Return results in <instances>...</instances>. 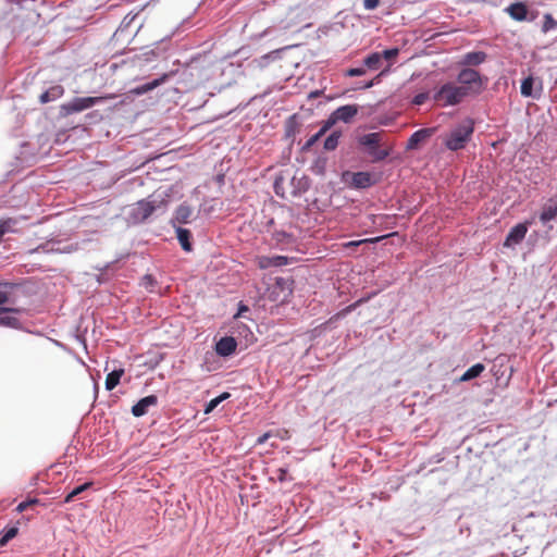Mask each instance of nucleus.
I'll list each match as a JSON object with an SVG mask.
<instances>
[{
    "label": "nucleus",
    "mask_w": 557,
    "mask_h": 557,
    "mask_svg": "<svg viewBox=\"0 0 557 557\" xmlns=\"http://www.w3.org/2000/svg\"><path fill=\"white\" fill-rule=\"evenodd\" d=\"M230 397V393H222L218 397L211 399L208 405L206 406L205 413H210L214 410V408L218 407L219 404H221L223 400L227 399Z\"/></svg>",
    "instance_id": "28"
},
{
    "label": "nucleus",
    "mask_w": 557,
    "mask_h": 557,
    "mask_svg": "<svg viewBox=\"0 0 557 557\" xmlns=\"http://www.w3.org/2000/svg\"><path fill=\"white\" fill-rule=\"evenodd\" d=\"M153 284H154V278L152 277V275L147 274L141 280V285H144L146 288L153 286Z\"/></svg>",
    "instance_id": "41"
},
{
    "label": "nucleus",
    "mask_w": 557,
    "mask_h": 557,
    "mask_svg": "<svg viewBox=\"0 0 557 557\" xmlns=\"http://www.w3.org/2000/svg\"><path fill=\"white\" fill-rule=\"evenodd\" d=\"M428 98H429L428 92H420V94L414 96L412 102L414 104L421 106V104H423L428 100Z\"/></svg>",
    "instance_id": "39"
},
{
    "label": "nucleus",
    "mask_w": 557,
    "mask_h": 557,
    "mask_svg": "<svg viewBox=\"0 0 557 557\" xmlns=\"http://www.w3.org/2000/svg\"><path fill=\"white\" fill-rule=\"evenodd\" d=\"M349 175V173H347ZM350 185L355 188H368L375 184L374 176L369 172L351 173Z\"/></svg>",
    "instance_id": "11"
},
{
    "label": "nucleus",
    "mask_w": 557,
    "mask_h": 557,
    "mask_svg": "<svg viewBox=\"0 0 557 557\" xmlns=\"http://www.w3.org/2000/svg\"><path fill=\"white\" fill-rule=\"evenodd\" d=\"M457 82L469 96L480 95L483 90V78L476 70L462 69L457 76Z\"/></svg>",
    "instance_id": "3"
},
{
    "label": "nucleus",
    "mask_w": 557,
    "mask_h": 557,
    "mask_svg": "<svg viewBox=\"0 0 557 557\" xmlns=\"http://www.w3.org/2000/svg\"><path fill=\"white\" fill-rule=\"evenodd\" d=\"M534 85H535V79L533 78V76L530 75L527 78H524L520 86L521 95L523 97L539 98L542 92V83H541V81L537 83V88H536L537 92H534Z\"/></svg>",
    "instance_id": "14"
},
{
    "label": "nucleus",
    "mask_w": 557,
    "mask_h": 557,
    "mask_svg": "<svg viewBox=\"0 0 557 557\" xmlns=\"http://www.w3.org/2000/svg\"><path fill=\"white\" fill-rule=\"evenodd\" d=\"M381 134L370 133L360 138V144L369 147V153L374 161L384 160L388 156V150L380 148Z\"/></svg>",
    "instance_id": "7"
},
{
    "label": "nucleus",
    "mask_w": 557,
    "mask_h": 557,
    "mask_svg": "<svg viewBox=\"0 0 557 557\" xmlns=\"http://www.w3.org/2000/svg\"><path fill=\"white\" fill-rule=\"evenodd\" d=\"M74 497H76V496L74 495V493H73V492H70V493L65 496V498H64V503H71V502L74 499Z\"/></svg>",
    "instance_id": "48"
},
{
    "label": "nucleus",
    "mask_w": 557,
    "mask_h": 557,
    "mask_svg": "<svg viewBox=\"0 0 557 557\" xmlns=\"http://www.w3.org/2000/svg\"><path fill=\"white\" fill-rule=\"evenodd\" d=\"M486 59V54L482 51L469 52L465 55V63L469 65H479Z\"/></svg>",
    "instance_id": "25"
},
{
    "label": "nucleus",
    "mask_w": 557,
    "mask_h": 557,
    "mask_svg": "<svg viewBox=\"0 0 557 557\" xmlns=\"http://www.w3.org/2000/svg\"><path fill=\"white\" fill-rule=\"evenodd\" d=\"M0 326L18 329L21 326V322L15 317L5 315L0 318Z\"/></svg>",
    "instance_id": "30"
},
{
    "label": "nucleus",
    "mask_w": 557,
    "mask_h": 557,
    "mask_svg": "<svg viewBox=\"0 0 557 557\" xmlns=\"http://www.w3.org/2000/svg\"><path fill=\"white\" fill-rule=\"evenodd\" d=\"M63 94H64V88L61 85H54V86H51L49 89H47L46 91H44L40 95L39 101L41 103H48V102L59 99L60 97L63 96Z\"/></svg>",
    "instance_id": "18"
},
{
    "label": "nucleus",
    "mask_w": 557,
    "mask_h": 557,
    "mask_svg": "<svg viewBox=\"0 0 557 557\" xmlns=\"http://www.w3.org/2000/svg\"><path fill=\"white\" fill-rule=\"evenodd\" d=\"M16 284L9 282H0V307L7 304H13L11 295Z\"/></svg>",
    "instance_id": "19"
},
{
    "label": "nucleus",
    "mask_w": 557,
    "mask_h": 557,
    "mask_svg": "<svg viewBox=\"0 0 557 557\" xmlns=\"http://www.w3.org/2000/svg\"><path fill=\"white\" fill-rule=\"evenodd\" d=\"M17 534L16 528L9 529L5 534L0 539V546H4L10 540L15 537Z\"/></svg>",
    "instance_id": "32"
},
{
    "label": "nucleus",
    "mask_w": 557,
    "mask_h": 557,
    "mask_svg": "<svg viewBox=\"0 0 557 557\" xmlns=\"http://www.w3.org/2000/svg\"><path fill=\"white\" fill-rule=\"evenodd\" d=\"M388 235L380 236V237H376V238H368V239L349 242V243L345 244V247L359 246V245H361L363 243H376V242H380L381 239H383V238H385Z\"/></svg>",
    "instance_id": "33"
},
{
    "label": "nucleus",
    "mask_w": 557,
    "mask_h": 557,
    "mask_svg": "<svg viewBox=\"0 0 557 557\" xmlns=\"http://www.w3.org/2000/svg\"><path fill=\"white\" fill-rule=\"evenodd\" d=\"M91 484H92L91 482L84 483V484L75 487L72 492L74 493L75 496H78L79 494H82L83 492L88 490L91 486Z\"/></svg>",
    "instance_id": "40"
},
{
    "label": "nucleus",
    "mask_w": 557,
    "mask_h": 557,
    "mask_svg": "<svg viewBox=\"0 0 557 557\" xmlns=\"http://www.w3.org/2000/svg\"><path fill=\"white\" fill-rule=\"evenodd\" d=\"M366 74L364 67H352L346 71V76L355 77V76H362Z\"/></svg>",
    "instance_id": "38"
},
{
    "label": "nucleus",
    "mask_w": 557,
    "mask_h": 557,
    "mask_svg": "<svg viewBox=\"0 0 557 557\" xmlns=\"http://www.w3.org/2000/svg\"><path fill=\"white\" fill-rule=\"evenodd\" d=\"M363 64L367 69L375 71L379 70L382 65V55L379 52H373L369 54L364 60Z\"/></svg>",
    "instance_id": "24"
},
{
    "label": "nucleus",
    "mask_w": 557,
    "mask_h": 557,
    "mask_svg": "<svg viewBox=\"0 0 557 557\" xmlns=\"http://www.w3.org/2000/svg\"><path fill=\"white\" fill-rule=\"evenodd\" d=\"M319 95H320V91H318V90L317 91H312V92L309 94V98H315Z\"/></svg>",
    "instance_id": "49"
},
{
    "label": "nucleus",
    "mask_w": 557,
    "mask_h": 557,
    "mask_svg": "<svg viewBox=\"0 0 557 557\" xmlns=\"http://www.w3.org/2000/svg\"><path fill=\"white\" fill-rule=\"evenodd\" d=\"M358 113V107L356 104H346L337 108L327 119V122L333 126L336 122L342 121L345 123L350 122L354 116Z\"/></svg>",
    "instance_id": "9"
},
{
    "label": "nucleus",
    "mask_w": 557,
    "mask_h": 557,
    "mask_svg": "<svg viewBox=\"0 0 557 557\" xmlns=\"http://www.w3.org/2000/svg\"><path fill=\"white\" fill-rule=\"evenodd\" d=\"M376 215H372L373 223H375Z\"/></svg>",
    "instance_id": "51"
},
{
    "label": "nucleus",
    "mask_w": 557,
    "mask_h": 557,
    "mask_svg": "<svg viewBox=\"0 0 557 557\" xmlns=\"http://www.w3.org/2000/svg\"><path fill=\"white\" fill-rule=\"evenodd\" d=\"M176 237H177L182 248L185 251H187V252L191 251L193 245L190 242L191 234H190L189 230L183 228V227H177L176 228Z\"/></svg>",
    "instance_id": "20"
},
{
    "label": "nucleus",
    "mask_w": 557,
    "mask_h": 557,
    "mask_svg": "<svg viewBox=\"0 0 557 557\" xmlns=\"http://www.w3.org/2000/svg\"><path fill=\"white\" fill-rule=\"evenodd\" d=\"M123 374H124V369L113 370L110 373H108V375L106 377V388L108 391L114 389L119 385L120 380L123 376Z\"/></svg>",
    "instance_id": "22"
},
{
    "label": "nucleus",
    "mask_w": 557,
    "mask_h": 557,
    "mask_svg": "<svg viewBox=\"0 0 557 557\" xmlns=\"http://www.w3.org/2000/svg\"><path fill=\"white\" fill-rule=\"evenodd\" d=\"M158 404V397L156 395H149L141 398L132 407V413L135 417H143L148 412L149 407Z\"/></svg>",
    "instance_id": "12"
},
{
    "label": "nucleus",
    "mask_w": 557,
    "mask_h": 557,
    "mask_svg": "<svg viewBox=\"0 0 557 557\" xmlns=\"http://www.w3.org/2000/svg\"><path fill=\"white\" fill-rule=\"evenodd\" d=\"M341 137L339 132H333L331 135H329L324 141V148L326 150H334L338 146V140Z\"/></svg>",
    "instance_id": "29"
},
{
    "label": "nucleus",
    "mask_w": 557,
    "mask_h": 557,
    "mask_svg": "<svg viewBox=\"0 0 557 557\" xmlns=\"http://www.w3.org/2000/svg\"><path fill=\"white\" fill-rule=\"evenodd\" d=\"M285 473H286V470H281V476H280L281 480L283 479Z\"/></svg>",
    "instance_id": "50"
},
{
    "label": "nucleus",
    "mask_w": 557,
    "mask_h": 557,
    "mask_svg": "<svg viewBox=\"0 0 557 557\" xmlns=\"http://www.w3.org/2000/svg\"><path fill=\"white\" fill-rule=\"evenodd\" d=\"M3 312H14V313H20L21 312V309L20 308H12V307H0V313H3Z\"/></svg>",
    "instance_id": "44"
},
{
    "label": "nucleus",
    "mask_w": 557,
    "mask_h": 557,
    "mask_svg": "<svg viewBox=\"0 0 557 557\" xmlns=\"http://www.w3.org/2000/svg\"><path fill=\"white\" fill-rule=\"evenodd\" d=\"M557 218V202L553 199H549L546 203L543 205L540 221L543 224H546Z\"/></svg>",
    "instance_id": "16"
},
{
    "label": "nucleus",
    "mask_w": 557,
    "mask_h": 557,
    "mask_svg": "<svg viewBox=\"0 0 557 557\" xmlns=\"http://www.w3.org/2000/svg\"><path fill=\"white\" fill-rule=\"evenodd\" d=\"M380 3V0H363V5L367 10H374Z\"/></svg>",
    "instance_id": "42"
},
{
    "label": "nucleus",
    "mask_w": 557,
    "mask_h": 557,
    "mask_svg": "<svg viewBox=\"0 0 557 557\" xmlns=\"http://www.w3.org/2000/svg\"><path fill=\"white\" fill-rule=\"evenodd\" d=\"M387 71H388V70L382 71V72H381V73H380V74H379V75H377L373 81L368 82V83L364 85V88H367V89H368V88H371V87L374 85L375 81L377 82V81L380 79V77H381L385 72H387Z\"/></svg>",
    "instance_id": "45"
},
{
    "label": "nucleus",
    "mask_w": 557,
    "mask_h": 557,
    "mask_svg": "<svg viewBox=\"0 0 557 557\" xmlns=\"http://www.w3.org/2000/svg\"><path fill=\"white\" fill-rule=\"evenodd\" d=\"M287 263L286 257L262 258L259 262L261 268L280 267Z\"/></svg>",
    "instance_id": "26"
},
{
    "label": "nucleus",
    "mask_w": 557,
    "mask_h": 557,
    "mask_svg": "<svg viewBox=\"0 0 557 557\" xmlns=\"http://www.w3.org/2000/svg\"><path fill=\"white\" fill-rule=\"evenodd\" d=\"M191 215V208L183 203L176 209L174 220L180 224H186L189 223Z\"/></svg>",
    "instance_id": "21"
},
{
    "label": "nucleus",
    "mask_w": 557,
    "mask_h": 557,
    "mask_svg": "<svg viewBox=\"0 0 557 557\" xmlns=\"http://www.w3.org/2000/svg\"><path fill=\"white\" fill-rule=\"evenodd\" d=\"M468 96L462 86L447 82L434 92L433 99L442 107H450L461 103Z\"/></svg>",
    "instance_id": "1"
},
{
    "label": "nucleus",
    "mask_w": 557,
    "mask_h": 557,
    "mask_svg": "<svg viewBox=\"0 0 557 557\" xmlns=\"http://www.w3.org/2000/svg\"><path fill=\"white\" fill-rule=\"evenodd\" d=\"M136 17V14L134 15H131V14H127L123 21H122V25H124L125 27L129 26V24L134 21V18Z\"/></svg>",
    "instance_id": "43"
},
{
    "label": "nucleus",
    "mask_w": 557,
    "mask_h": 557,
    "mask_svg": "<svg viewBox=\"0 0 557 557\" xmlns=\"http://www.w3.org/2000/svg\"><path fill=\"white\" fill-rule=\"evenodd\" d=\"M269 437H270V433H264L263 435H261V436L258 438L257 443H258V444H263V443H265V441H267Z\"/></svg>",
    "instance_id": "47"
},
{
    "label": "nucleus",
    "mask_w": 557,
    "mask_h": 557,
    "mask_svg": "<svg viewBox=\"0 0 557 557\" xmlns=\"http://www.w3.org/2000/svg\"><path fill=\"white\" fill-rule=\"evenodd\" d=\"M38 504V499H29L26 502H22L17 505L16 510L18 512L25 511L27 508L33 507L34 505Z\"/></svg>",
    "instance_id": "37"
},
{
    "label": "nucleus",
    "mask_w": 557,
    "mask_h": 557,
    "mask_svg": "<svg viewBox=\"0 0 557 557\" xmlns=\"http://www.w3.org/2000/svg\"><path fill=\"white\" fill-rule=\"evenodd\" d=\"M157 209L154 201L140 200L131 206L128 211V220L134 223L146 221Z\"/></svg>",
    "instance_id": "6"
},
{
    "label": "nucleus",
    "mask_w": 557,
    "mask_h": 557,
    "mask_svg": "<svg viewBox=\"0 0 557 557\" xmlns=\"http://www.w3.org/2000/svg\"><path fill=\"white\" fill-rule=\"evenodd\" d=\"M485 370V367L483 363H475L472 367H470L460 377L461 382H467L472 379H475L481 375V373Z\"/></svg>",
    "instance_id": "23"
},
{
    "label": "nucleus",
    "mask_w": 557,
    "mask_h": 557,
    "mask_svg": "<svg viewBox=\"0 0 557 557\" xmlns=\"http://www.w3.org/2000/svg\"><path fill=\"white\" fill-rule=\"evenodd\" d=\"M297 116L294 114L292 115L288 120H287V123H286V134L287 136H292L295 134V127H296V124H297Z\"/></svg>",
    "instance_id": "34"
},
{
    "label": "nucleus",
    "mask_w": 557,
    "mask_h": 557,
    "mask_svg": "<svg viewBox=\"0 0 557 557\" xmlns=\"http://www.w3.org/2000/svg\"><path fill=\"white\" fill-rule=\"evenodd\" d=\"M293 281L285 277H276L268 288V298L271 301L284 304L293 293Z\"/></svg>",
    "instance_id": "5"
},
{
    "label": "nucleus",
    "mask_w": 557,
    "mask_h": 557,
    "mask_svg": "<svg viewBox=\"0 0 557 557\" xmlns=\"http://www.w3.org/2000/svg\"><path fill=\"white\" fill-rule=\"evenodd\" d=\"M398 54H399V49L398 48L387 49V50H384L381 53L382 60L383 59L392 60V59H395Z\"/></svg>",
    "instance_id": "35"
},
{
    "label": "nucleus",
    "mask_w": 557,
    "mask_h": 557,
    "mask_svg": "<svg viewBox=\"0 0 557 557\" xmlns=\"http://www.w3.org/2000/svg\"><path fill=\"white\" fill-rule=\"evenodd\" d=\"M474 132V124L472 120H466L456 126L445 138V146L451 150L457 151L467 145Z\"/></svg>",
    "instance_id": "2"
},
{
    "label": "nucleus",
    "mask_w": 557,
    "mask_h": 557,
    "mask_svg": "<svg viewBox=\"0 0 557 557\" xmlns=\"http://www.w3.org/2000/svg\"><path fill=\"white\" fill-rule=\"evenodd\" d=\"M531 224H532V221H525L523 223H519V224L515 225L509 231L504 245L509 247V246L517 245V244L521 243L527 235L529 225H531Z\"/></svg>",
    "instance_id": "10"
},
{
    "label": "nucleus",
    "mask_w": 557,
    "mask_h": 557,
    "mask_svg": "<svg viewBox=\"0 0 557 557\" xmlns=\"http://www.w3.org/2000/svg\"><path fill=\"white\" fill-rule=\"evenodd\" d=\"M358 302L346 307L341 313H338V315H345L346 313L350 312L354 308H356Z\"/></svg>",
    "instance_id": "46"
},
{
    "label": "nucleus",
    "mask_w": 557,
    "mask_h": 557,
    "mask_svg": "<svg viewBox=\"0 0 557 557\" xmlns=\"http://www.w3.org/2000/svg\"><path fill=\"white\" fill-rule=\"evenodd\" d=\"M237 347V343L232 336L222 337L215 345V351L219 356L227 357L232 355Z\"/></svg>",
    "instance_id": "13"
},
{
    "label": "nucleus",
    "mask_w": 557,
    "mask_h": 557,
    "mask_svg": "<svg viewBox=\"0 0 557 557\" xmlns=\"http://www.w3.org/2000/svg\"><path fill=\"white\" fill-rule=\"evenodd\" d=\"M506 11L516 21H520L521 22V21L527 20L528 8L522 2H516V3L510 4L506 9Z\"/></svg>",
    "instance_id": "17"
},
{
    "label": "nucleus",
    "mask_w": 557,
    "mask_h": 557,
    "mask_svg": "<svg viewBox=\"0 0 557 557\" xmlns=\"http://www.w3.org/2000/svg\"><path fill=\"white\" fill-rule=\"evenodd\" d=\"M163 81H164V77H163V78H160V79H154V81H152V82H150V83H148V84L144 85V86L140 88L139 92H145V91L152 90V89H154L156 87H158V86L161 84V82H163Z\"/></svg>",
    "instance_id": "36"
},
{
    "label": "nucleus",
    "mask_w": 557,
    "mask_h": 557,
    "mask_svg": "<svg viewBox=\"0 0 557 557\" xmlns=\"http://www.w3.org/2000/svg\"><path fill=\"white\" fill-rule=\"evenodd\" d=\"M433 132L434 131L432 128H421L414 132L408 139L407 149H417L421 143L432 136Z\"/></svg>",
    "instance_id": "15"
},
{
    "label": "nucleus",
    "mask_w": 557,
    "mask_h": 557,
    "mask_svg": "<svg viewBox=\"0 0 557 557\" xmlns=\"http://www.w3.org/2000/svg\"><path fill=\"white\" fill-rule=\"evenodd\" d=\"M284 183L285 180L283 176H277L274 182V191L282 198H287L288 196H297L298 194L306 191L309 187L308 180L305 176L300 178L293 176L290 180L293 187L289 190L284 187Z\"/></svg>",
    "instance_id": "4"
},
{
    "label": "nucleus",
    "mask_w": 557,
    "mask_h": 557,
    "mask_svg": "<svg viewBox=\"0 0 557 557\" xmlns=\"http://www.w3.org/2000/svg\"><path fill=\"white\" fill-rule=\"evenodd\" d=\"M107 97H84L75 98L64 106L67 113H76L91 108L92 106L102 102Z\"/></svg>",
    "instance_id": "8"
},
{
    "label": "nucleus",
    "mask_w": 557,
    "mask_h": 557,
    "mask_svg": "<svg viewBox=\"0 0 557 557\" xmlns=\"http://www.w3.org/2000/svg\"><path fill=\"white\" fill-rule=\"evenodd\" d=\"M332 126L326 121L324 125L320 128V131L314 134L310 139L307 141V147L312 146L314 143H317Z\"/></svg>",
    "instance_id": "31"
},
{
    "label": "nucleus",
    "mask_w": 557,
    "mask_h": 557,
    "mask_svg": "<svg viewBox=\"0 0 557 557\" xmlns=\"http://www.w3.org/2000/svg\"><path fill=\"white\" fill-rule=\"evenodd\" d=\"M543 25H542V32L547 33L549 30H553L557 28V21L554 18V16L550 13H546L543 16Z\"/></svg>",
    "instance_id": "27"
}]
</instances>
